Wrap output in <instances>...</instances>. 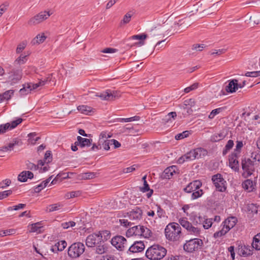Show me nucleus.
I'll use <instances>...</instances> for the list:
<instances>
[{
	"label": "nucleus",
	"mask_w": 260,
	"mask_h": 260,
	"mask_svg": "<svg viewBox=\"0 0 260 260\" xmlns=\"http://www.w3.org/2000/svg\"><path fill=\"white\" fill-rule=\"evenodd\" d=\"M179 223L172 222L169 223L165 229V234L166 238L171 241H177L181 237V225L185 229L189 234L198 236L200 233V229L197 226H194L189 222L187 218H181L178 220Z\"/></svg>",
	"instance_id": "obj_1"
},
{
	"label": "nucleus",
	"mask_w": 260,
	"mask_h": 260,
	"mask_svg": "<svg viewBox=\"0 0 260 260\" xmlns=\"http://www.w3.org/2000/svg\"><path fill=\"white\" fill-rule=\"evenodd\" d=\"M167 249L159 244H154L149 247L146 251V256L150 260H160L167 254Z\"/></svg>",
	"instance_id": "obj_2"
},
{
	"label": "nucleus",
	"mask_w": 260,
	"mask_h": 260,
	"mask_svg": "<svg viewBox=\"0 0 260 260\" xmlns=\"http://www.w3.org/2000/svg\"><path fill=\"white\" fill-rule=\"evenodd\" d=\"M257 165V163H254L250 158L243 159L241 162L242 168L244 171L243 176L247 178L253 174L255 171V166Z\"/></svg>",
	"instance_id": "obj_3"
},
{
	"label": "nucleus",
	"mask_w": 260,
	"mask_h": 260,
	"mask_svg": "<svg viewBox=\"0 0 260 260\" xmlns=\"http://www.w3.org/2000/svg\"><path fill=\"white\" fill-rule=\"evenodd\" d=\"M85 251V246L81 242L72 244L68 248V255L73 258L79 257Z\"/></svg>",
	"instance_id": "obj_4"
},
{
	"label": "nucleus",
	"mask_w": 260,
	"mask_h": 260,
	"mask_svg": "<svg viewBox=\"0 0 260 260\" xmlns=\"http://www.w3.org/2000/svg\"><path fill=\"white\" fill-rule=\"evenodd\" d=\"M203 246V241L199 238L191 239L186 241L183 245V249L188 252H193Z\"/></svg>",
	"instance_id": "obj_5"
},
{
	"label": "nucleus",
	"mask_w": 260,
	"mask_h": 260,
	"mask_svg": "<svg viewBox=\"0 0 260 260\" xmlns=\"http://www.w3.org/2000/svg\"><path fill=\"white\" fill-rule=\"evenodd\" d=\"M8 74L7 82L11 85L17 83L22 77V70L18 67L12 69Z\"/></svg>",
	"instance_id": "obj_6"
},
{
	"label": "nucleus",
	"mask_w": 260,
	"mask_h": 260,
	"mask_svg": "<svg viewBox=\"0 0 260 260\" xmlns=\"http://www.w3.org/2000/svg\"><path fill=\"white\" fill-rule=\"evenodd\" d=\"M111 244L118 250L123 251L127 246V240L123 236L117 235L113 237L111 240Z\"/></svg>",
	"instance_id": "obj_7"
},
{
	"label": "nucleus",
	"mask_w": 260,
	"mask_h": 260,
	"mask_svg": "<svg viewBox=\"0 0 260 260\" xmlns=\"http://www.w3.org/2000/svg\"><path fill=\"white\" fill-rule=\"evenodd\" d=\"M212 181L217 190L223 192L226 190V181L220 174L218 173L212 176Z\"/></svg>",
	"instance_id": "obj_8"
},
{
	"label": "nucleus",
	"mask_w": 260,
	"mask_h": 260,
	"mask_svg": "<svg viewBox=\"0 0 260 260\" xmlns=\"http://www.w3.org/2000/svg\"><path fill=\"white\" fill-rule=\"evenodd\" d=\"M236 245L238 246L236 249V251L238 254L244 257H247L251 255L252 254V247L249 245H245L242 244L241 242H237Z\"/></svg>",
	"instance_id": "obj_9"
},
{
	"label": "nucleus",
	"mask_w": 260,
	"mask_h": 260,
	"mask_svg": "<svg viewBox=\"0 0 260 260\" xmlns=\"http://www.w3.org/2000/svg\"><path fill=\"white\" fill-rule=\"evenodd\" d=\"M50 16L49 12L44 11L39 13L34 17L31 18L28 22L30 25L38 24L47 19Z\"/></svg>",
	"instance_id": "obj_10"
},
{
	"label": "nucleus",
	"mask_w": 260,
	"mask_h": 260,
	"mask_svg": "<svg viewBox=\"0 0 260 260\" xmlns=\"http://www.w3.org/2000/svg\"><path fill=\"white\" fill-rule=\"evenodd\" d=\"M96 96L100 97L103 100L112 101L116 97L118 96L116 91L107 89L101 93H98L95 94Z\"/></svg>",
	"instance_id": "obj_11"
},
{
	"label": "nucleus",
	"mask_w": 260,
	"mask_h": 260,
	"mask_svg": "<svg viewBox=\"0 0 260 260\" xmlns=\"http://www.w3.org/2000/svg\"><path fill=\"white\" fill-rule=\"evenodd\" d=\"M238 81L237 79H233L229 81L228 84L225 86V90L229 93H233L236 91L238 88H242L245 85V81L243 82V85L238 84Z\"/></svg>",
	"instance_id": "obj_12"
},
{
	"label": "nucleus",
	"mask_w": 260,
	"mask_h": 260,
	"mask_svg": "<svg viewBox=\"0 0 260 260\" xmlns=\"http://www.w3.org/2000/svg\"><path fill=\"white\" fill-rule=\"evenodd\" d=\"M142 210L138 207L126 213L129 219L133 221L140 220L142 218Z\"/></svg>",
	"instance_id": "obj_13"
},
{
	"label": "nucleus",
	"mask_w": 260,
	"mask_h": 260,
	"mask_svg": "<svg viewBox=\"0 0 260 260\" xmlns=\"http://www.w3.org/2000/svg\"><path fill=\"white\" fill-rule=\"evenodd\" d=\"M145 248L144 242L141 241H135L128 248L127 251L129 253H137L142 251Z\"/></svg>",
	"instance_id": "obj_14"
},
{
	"label": "nucleus",
	"mask_w": 260,
	"mask_h": 260,
	"mask_svg": "<svg viewBox=\"0 0 260 260\" xmlns=\"http://www.w3.org/2000/svg\"><path fill=\"white\" fill-rule=\"evenodd\" d=\"M202 185V182L198 180H194L189 183L187 186L184 188V190L187 193H191L199 189Z\"/></svg>",
	"instance_id": "obj_15"
},
{
	"label": "nucleus",
	"mask_w": 260,
	"mask_h": 260,
	"mask_svg": "<svg viewBox=\"0 0 260 260\" xmlns=\"http://www.w3.org/2000/svg\"><path fill=\"white\" fill-rule=\"evenodd\" d=\"M197 158L194 150H191L184 155L179 158L177 162L180 164H183L185 161H190L195 159Z\"/></svg>",
	"instance_id": "obj_16"
},
{
	"label": "nucleus",
	"mask_w": 260,
	"mask_h": 260,
	"mask_svg": "<svg viewBox=\"0 0 260 260\" xmlns=\"http://www.w3.org/2000/svg\"><path fill=\"white\" fill-rule=\"evenodd\" d=\"M178 171L177 167L176 166H172L166 168L163 172L161 177L164 179H169L174 174L177 173Z\"/></svg>",
	"instance_id": "obj_17"
},
{
	"label": "nucleus",
	"mask_w": 260,
	"mask_h": 260,
	"mask_svg": "<svg viewBox=\"0 0 260 260\" xmlns=\"http://www.w3.org/2000/svg\"><path fill=\"white\" fill-rule=\"evenodd\" d=\"M77 140L75 144L78 145V146L81 148L89 147L92 145V140L91 139L84 138L81 136H78Z\"/></svg>",
	"instance_id": "obj_18"
},
{
	"label": "nucleus",
	"mask_w": 260,
	"mask_h": 260,
	"mask_svg": "<svg viewBox=\"0 0 260 260\" xmlns=\"http://www.w3.org/2000/svg\"><path fill=\"white\" fill-rule=\"evenodd\" d=\"M99 236L98 234L93 233L89 235L86 238V245L89 247H94L98 244Z\"/></svg>",
	"instance_id": "obj_19"
},
{
	"label": "nucleus",
	"mask_w": 260,
	"mask_h": 260,
	"mask_svg": "<svg viewBox=\"0 0 260 260\" xmlns=\"http://www.w3.org/2000/svg\"><path fill=\"white\" fill-rule=\"evenodd\" d=\"M142 225H138L129 228L126 233V236L129 237L133 236H141Z\"/></svg>",
	"instance_id": "obj_20"
},
{
	"label": "nucleus",
	"mask_w": 260,
	"mask_h": 260,
	"mask_svg": "<svg viewBox=\"0 0 260 260\" xmlns=\"http://www.w3.org/2000/svg\"><path fill=\"white\" fill-rule=\"evenodd\" d=\"M237 219L236 217L231 216L228 217L222 222V224L230 231L232 229L236 224Z\"/></svg>",
	"instance_id": "obj_21"
},
{
	"label": "nucleus",
	"mask_w": 260,
	"mask_h": 260,
	"mask_svg": "<svg viewBox=\"0 0 260 260\" xmlns=\"http://www.w3.org/2000/svg\"><path fill=\"white\" fill-rule=\"evenodd\" d=\"M98 235L99 236V239L98 244L104 241H107L110 238L111 233L109 231L105 230L102 231H100L98 233Z\"/></svg>",
	"instance_id": "obj_22"
},
{
	"label": "nucleus",
	"mask_w": 260,
	"mask_h": 260,
	"mask_svg": "<svg viewBox=\"0 0 260 260\" xmlns=\"http://www.w3.org/2000/svg\"><path fill=\"white\" fill-rule=\"evenodd\" d=\"M67 245V242L65 241H61L56 243L52 248L51 250L54 252H56L57 251H61L64 249Z\"/></svg>",
	"instance_id": "obj_23"
},
{
	"label": "nucleus",
	"mask_w": 260,
	"mask_h": 260,
	"mask_svg": "<svg viewBox=\"0 0 260 260\" xmlns=\"http://www.w3.org/2000/svg\"><path fill=\"white\" fill-rule=\"evenodd\" d=\"M144 186L140 187V190L142 192H146L149 191L147 194L146 196L148 198H150L153 193V190L151 189L149 187V185L147 181H145L143 183Z\"/></svg>",
	"instance_id": "obj_24"
},
{
	"label": "nucleus",
	"mask_w": 260,
	"mask_h": 260,
	"mask_svg": "<svg viewBox=\"0 0 260 260\" xmlns=\"http://www.w3.org/2000/svg\"><path fill=\"white\" fill-rule=\"evenodd\" d=\"M52 178V176H50L46 180L43 181L38 185L35 186L34 187V191L36 193H39L44 188H45L47 185L49 183Z\"/></svg>",
	"instance_id": "obj_25"
},
{
	"label": "nucleus",
	"mask_w": 260,
	"mask_h": 260,
	"mask_svg": "<svg viewBox=\"0 0 260 260\" xmlns=\"http://www.w3.org/2000/svg\"><path fill=\"white\" fill-rule=\"evenodd\" d=\"M243 187L249 192L253 191L254 189V184L253 181L250 179H247L242 183Z\"/></svg>",
	"instance_id": "obj_26"
},
{
	"label": "nucleus",
	"mask_w": 260,
	"mask_h": 260,
	"mask_svg": "<svg viewBox=\"0 0 260 260\" xmlns=\"http://www.w3.org/2000/svg\"><path fill=\"white\" fill-rule=\"evenodd\" d=\"M229 166L230 167L235 171L238 172L239 170V161L234 158V157H231L229 159Z\"/></svg>",
	"instance_id": "obj_27"
},
{
	"label": "nucleus",
	"mask_w": 260,
	"mask_h": 260,
	"mask_svg": "<svg viewBox=\"0 0 260 260\" xmlns=\"http://www.w3.org/2000/svg\"><path fill=\"white\" fill-rule=\"evenodd\" d=\"M92 108L86 105H81L77 107V110L81 113L85 115H90L92 112Z\"/></svg>",
	"instance_id": "obj_28"
},
{
	"label": "nucleus",
	"mask_w": 260,
	"mask_h": 260,
	"mask_svg": "<svg viewBox=\"0 0 260 260\" xmlns=\"http://www.w3.org/2000/svg\"><path fill=\"white\" fill-rule=\"evenodd\" d=\"M252 248L256 250H260V233L257 234L253 238V242L252 243Z\"/></svg>",
	"instance_id": "obj_29"
},
{
	"label": "nucleus",
	"mask_w": 260,
	"mask_h": 260,
	"mask_svg": "<svg viewBox=\"0 0 260 260\" xmlns=\"http://www.w3.org/2000/svg\"><path fill=\"white\" fill-rule=\"evenodd\" d=\"M21 142L20 140L17 139H15L13 140L12 142L10 143L8 146H5L3 147L2 150L3 151H8L12 150L13 149V147L16 145H19V143Z\"/></svg>",
	"instance_id": "obj_30"
},
{
	"label": "nucleus",
	"mask_w": 260,
	"mask_h": 260,
	"mask_svg": "<svg viewBox=\"0 0 260 260\" xmlns=\"http://www.w3.org/2000/svg\"><path fill=\"white\" fill-rule=\"evenodd\" d=\"M31 90V83H27L23 85V87L20 89L19 93L24 95L28 94Z\"/></svg>",
	"instance_id": "obj_31"
},
{
	"label": "nucleus",
	"mask_w": 260,
	"mask_h": 260,
	"mask_svg": "<svg viewBox=\"0 0 260 260\" xmlns=\"http://www.w3.org/2000/svg\"><path fill=\"white\" fill-rule=\"evenodd\" d=\"M46 37L44 34L42 35H38L32 41L31 43L32 45H36L37 44H40L43 43Z\"/></svg>",
	"instance_id": "obj_32"
},
{
	"label": "nucleus",
	"mask_w": 260,
	"mask_h": 260,
	"mask_svg": "<svg viewBox=\"0 0 260 260\" xmlns=\"http://www.w3.org/2000/svg\"><path fill=\"white\" fill-rule=\"evenodd\" d=\"M141 229L142 232L141 233H141V237H143L145 238H149L151 237L152 233L151 230L143 225H142Z\"/></svg>",
	"instance_id": "obj_33"
},
{
	"label": "nucleus",
	"mask_w": 260,
	"mask_h": 260,
	"mask_svg": "<svg viewBox=\"0 0 260 260\" xmlns=\"http://www.w3.org/2000/svg\"><path fill=\"white\" fill-rule=\"evenodd\" d=\"M194 152L196 154V156H197L196 158H199L202 157V156H204L207 154V151L202 148H198L194 149Z\"/></svg>",
	"instance_id": "obj_34"
},
{
	"label": "nucleus",
	"mask_w": 260,
	"mask_h": 260,
	"mask_svg": "<svg viewBox=\"0 0 260 260\" xmlns=\"http://www.w3.org/2000/svg\"><path fill=\"white\" fill-rule=\"evenodd\" d=\"M99 142L100 145L102 146V148L106 150H109L110 149L109 143L111 142V139H106L105 140H104V139H99Z\"/></svg>",
	"instance_id": "obj_35"
},
{
	"label": "nucleus",
	"mask_w": 260,
	"mask_h": 260,
	"mask_svg": "<svg viewBox=\"0 0 260 260\" xmlns=\"http://www.w3.org/2000/svg\"><path fill=\"white\" fill-rule=\"evenodd\" d=\"M222 226L223 227L221 230H219V231H217L214 234V238H217L218 237H221L225 235L229 231L227 228L224 226L223 225H222Z\"/></svg>",
	"instance_id": "obj_36"
},
{
	"label": "nucleus",
	"mask_w": 260,
	"mask_h": 260,
	"mask_svg": "<svg viewBox=\"0 0 260 260\" xmlns=\"http://www.w3.org/2000/svg\"><path fill=\"white\" fill-rule=\"evenodd\" d=\"M148 37V35L142 34L140 35H134L131 38L133 40H140L141 41L139 42V44L144 45V40L146 39Z\"/></svg>",
	"instance_id": "obj_37"
},
{
	"label": "nucleus",
	"mask_w": 260,
	"mask_h": 260,
	"mask_svg": "<svg viewBox=\"0 0 260 260\" xmlns=\"http://www.w3.org/2000/svg\"><path fill=\"white\" fill-rule=\"evenodd\" d=\"M41 224V222H39L31 224L30 232L40 233L41 232V229L42 228Z\"/></svg>",
	"instance_id": "obj_38"
},
{
	"label": "nucleus",
	"mask_w": 260,
	"mask_h": 260,
	"mask_svg": "<svg viewBox=\"0 0 260 260\" xmlns=\"http://www.w3.org/2000/svg\"><path fill=\"white\" fill-rule=\"evenodd\" d=\"M16 233V230L11 229L5 230H2L0 231V237H4L6 236H10L14 235Z\"/></svg>",
	"instance_id": "obj_39"
},
{
	"label": "nucleus",
	"mask_w": 260,
	"mask_h": 260,
	"mask_svg": "<svg viewBox=\"0 0 260 260\" xmlns=\"http://www.w3.org/2000/svg\"><path fill=\"white\" fill-rule=\"evenodd\" d=\"M177 117V113L176 112H171L169 113L165 117L164 120L166 122H169V121L172 122V119L173 120L175 119Z\"/></svg>",
	"instance_id": "obj_40"
},
{
	"label": "nucleus",
	"mask_w": 260,
	"mask_h": 260,
	"mask_svg": "<svg viewBox=\"0 0 260 260\" xmlns=\"http://www.w3.org/2000/svg\"><path fill=\"white\" fill-rule=\"evenodd\" d=\"M213 219L212 218H205L204 217L203 221L202 222L203 226L205 229H209L213 223Z\"/></svg>",
	"instance_id": "obj_41"
},
{
	"label": "nucleus",
	"mask_w": 260,
	"mask_h": 260,
	"mask_svg": "<svg viewBox=\"0 0 260 260\" xmlns=\"http://www.w3.org/2000/svg\"><path fill=\"white\" fill-rule=\"evenodd\" d=\"M81 192L80 191H72L67 192L65 195V197L67 199H69L71 198L79 197L81 195Z\"/></svg>",
	"instance_id": "obj_42"
},
{
	"label": "nucleus",
	"mask_w": 260,
	"mask_h": 260,
	"mask_svg": "<svg viewBox=\"0 0 260 260\" xmlns=\"http://www.w3.org/2000/svg\"><path fill=\"white\" fill-rule=\"evenodd\" d=\"M204 218V216L201 215H195L193 216V224L197 225L198 224H202Z\"/></svg>",
	"instance_id": "obj_43"
},
{
	"label": "nucleus",
	"mask_w": 260,
	"mask_h": 260,
	"mask_svg": "<svg viewBox=\"0 0 260 260\" xmlns=\"http://www.w3.org/2000/svg\"><path fill=\"white\" fill-rule=\"evenodd\" d=\"M234 144V141L232 140H229L223 150V154H225L229 150H230L233 148Z\"/></svg>",
	"instance_id": "obj_44"
},
{
	"label": "nucleus",
	"mask_w": 260,
	"mask_h": 260,
	"mask_svg": "<svg viewBox=\"0 0 260 260\" xmlns=\"http://www.w3.org/2000/svg\"><path fill=\"white\" fill-rule=\"evenodd\" d=\"M98 244L96 247V252L98 254L104 253L107 250V247L103 244L102 242H99Z\"/></svg>",
	"instance_id": "obj_45"
},
{
	"label": "nucleus",
	"mask_w": 260,
	"mask_h": 260,
	"mask_svg": "<svg viewBox=\"0 0 260 260\" xmlns=\"http://www.w3.org/2000/svg\"><path fill=\"white\" fill-rule=\"evenodd\" d=\"M224 138V135L222 134H215L211 137V141L212 142H218L223 139Z\"/></svg>",
	"instance_id": "obj_46"
},
{
	"label": "nucleus",
	"mask_w": 260,
	"mask_h": 260,
	"mask_svg": "<svg viewBox=\"0 0 260 260\" xmlns=\"http://www.w3.org/2000/svg\"><path fill=\"white\" fill-rule=\"evenodd\" d=\"M27 55H20L14 62V66L17 67V65L23 64L26 60Z\"/></svg>",
	"instance_id": "obj_47"
},
{
	"label": "nucleus",
	"mask_w": 260,
	"mask_h": 260,
	"mask_svg": "<svg viewBox=\"0 0 260 260\" xmlns=\"http://www.w3.org/2000/svg\"><path fill=\"white\" fill-rule=\"evenodd\" d=\"M203 194V191L202 189H198L192 192L191 194V198L192 200L197 199L201 197Z\"/></svg>",
	"instance_id": "obj_48"
},
{
	"label": "nucleus",
	"mask_w": 260,
	"mask_h": 260,
	"mask_svg": "<svg viewBox=\"0 0 260 260\" xmlns=\"http://www.w3.org/2000/svg\"><path fill=\"white\" fill-rule=\"evenodd\" d=\"M251 157L252 160L253 161L254 163H257V165H258L260 162V154L256 152H252L251 154Z\"/></svg>",
	"instance_id": "obj_49"
},
{
	"label": "nucleus",
	"mask_w": 260,
	"mask_h": 260,
	"mask_svg": "<svg viewBox=\"0 0 260 260\" xmlns=\"http://www.w3.org/2000/svg\"><path fill=\"white\" fill-rule=\"evenodd\" d=\"M224 109V108L221 107L213 110L209 115V118L213 119L216 115L221 112Z\"/></svg>",
	"instance_id": "obj_50"
},
{
	"label": "nucleus",
	"mask_w": 260,
	"mask_h": 260,
	"mask_svg": "<svg viewBox=\"0 0 260 260\" xmlns=\"http://www.w3.org/2000/svg\"><path fill=\"white\" fill-rule=\"evenodd\" d=\"M190 134L189 132L188 131H185L181 133L178 134L176 135L175 137V138L176 140H181L182 139H184L185 138L189 136V134Z\"/></svg>",
	"instance_id": "obj_51"
},
{
	"label": "nucleus",
	"mask_w": 260,
	"mask_h": 260,
	"mask_svg": "<svg viewBox=\"0 0 260 260\" xmlns=\"http://www.w3.org/2000/svg\"><path fill=\"white\" fill-rule=\"evenodd\" d=\"M62 207V205L60 203L54 204L49 205L48 211L53 212L59 210Z\"/></svg>",
	"instance_id": "obj_52"
},
{
	"label": "nucleus",
	"mask_w": 260,
	"mask_h": 260,
	"mask_svg": "<svg viewBox=\"0 0 260 260\" xmlns=\"http://www.w3.org/2000/svg\"><path fill=\"white\" fill-rule=\"evenodd\" d=\"M14 93V90H9L6 91H5L4 93H3L2 94L3 98L5 100H9L11 99V96Z\"/></svg>",
	"instance_id": "obj_53"
},
{
	"label": "nucleus",
	"mask_w": 260,
	"mask_h": 260,
	"mask_svg": "<svg viewBox=\"0 0 260 260\" xmlns=\"http://www.w3.org/2000/svg\"><path fill=\"white\" fill-rule=\"evenodd\" d=\"M184 109H187V106L193 107L195 105V101L192 99L186 100L184 102Z\"/></svg>",
	"instance_id": "obj_54"
},
{
	"label": "nucleus",
	"mask_w": 260,
	"mask_h": 260,
	"mask_svg": "<svg viewBox=\"0 0 260 260\" xmlns=\"http://www.w3.org/2000/svg\"><path fill=\"white\" fill-rule=\"evenodd\" d=\"M10 123H7L4 124L0 125V134H4L7 131L10 129Z\"/></svg>",
	"instance_id": "obj_55"
},
{
	"label": "nucleus",
	"mask_w": 260,
	"mask_h": 260,
	"mask_svg": "<svg viewBox=\"0 0 260 260\" xmlns=\"http://www.w3.org/2000/svg\"><path fill=\"white\" fill-rule=\"evenodd\" d=\"M18 180L20 182H26L27 181L26 171H22L19 174Z\"/></svg>",
	"instance_id": "obj_56"
},
{
	"label": "nucleus",
	"mask_w": 260,
	"mask_h": 260,
	"mask_svg": "<svg viewBox=\"0 0 260 260\" xmlns=\"http://www.w3.org/2000/svg\"><path fill=\"white\" fill-rule=\"evenodd\" d=\"M61 178V179H66L68 177V175L66 173L59 174L57 175V176L52 181L51 184H54L56 183L57 181L59 179V178Z\"/></svg>",
	"instance_id": "obj_57"
},
{
	"label": "nucleus",
	"mask_w": 260,
	"mask_h": 260,
	"mask_svg": "<svg viewBox=\"0 0 260 260\" xmlns=\"http://www.w3.org/2000/svg\"><path fill=\"white\" fill-rule=\"evenodd\" d=\"M139 119H140L139 116H135L132 117L130 118H121L120 119V121L122 122H131L133 121H138Z\"/></svg>",
	"instance_id": "obj_58"
},
{
	"label": "nucleus",
	"mask_w": 260,
	"mask_h": 260,
	"mask_svg": "<svg viewBox=\"0 0 260 260\" xmlns=\"http://www.w3.org/2000/svg\"><path fill=\"white\" fill-rule=\"evenodd\" d=\"M22 121V119L19 118L16 120H14L10 123V129L15 128L18 124L21 123Z\"/></svg>",
	"instance_id": "obj_59"
},
{
	"label": "nucleus",
	"mask_w": 260,
	"mask_h": 260,
	"mask_svg": "<svg viewBox=\"0 0 260 260\" xmlns=\"http://www.w3.org/2000/svg\"><path fill=\"white\" fill-rule=\"evenodd\" d=\"M206 45L204 44H193L192 46V50H196L197 51H201L202 50H203V49L204 48H205L206 47Z\"/></svg>",
	"instance_id": "obj_60"
},
{
	"label": "nucleus",
	"mask_w": 260,
	"mask_h": 260,
	"mask_svg": "<svg viewBox=\"0 0 260 260\" xmlns=\"http://www.w3.org/2000/svg\"><path fill=\"white\" fill-rule=\"evenodd\" d=\"M245 75L247 77H257L260 76V71L247 72L245 73Z\"/></svg>",
	"instance_id": "obj_61"
},
{
	"label": "nucleus",
	"mask_w": 260,
	"mask_h": 260,
	"mask_svg": "<svg viewBox=\"0 0 260 260\" xmlns=\"http://www.w3.org/2000/svg\"><path fill=\"white\" fill-rule=\"evenodd\" d=\"M199 83H194L189 87H187L184 89V92L185 93H188L191 90H193L198 87Z\"/></svg>",
	"instance_id": "obj_62"
},
{
	"label": "nucleus",
	"mask_w": 260,
	"mask_h": 260,
	"mask_svg": "<svg viewBox=\"0 0 260 260\" xmlns=\"http://www.w3.org/2000/svg\"><path fill=\"white\" fill-rule=\"evenodd\" d=\"M12 193V191L11 190H5L4 191L0 192V200H2L4 198H7Z\"/></svg>",
	"instance_id": "obj_63"
},
{
	"label": "nucleus",
	"mask_w": 260,
	"mask_h": 260,
	"mask_svg": "<svg viewBox=\"0 0 260 260\" xmlns=\"http://www.w3.org/2000/svg\"><path fill=\"white\" fill-rule=\"evenodd\" d=\"M165 214V211L161 208L160 205H157V216L158 218H161L164 217Z\"/></svg>",
	"instance_id": "obj_64"
}]
</instances>
